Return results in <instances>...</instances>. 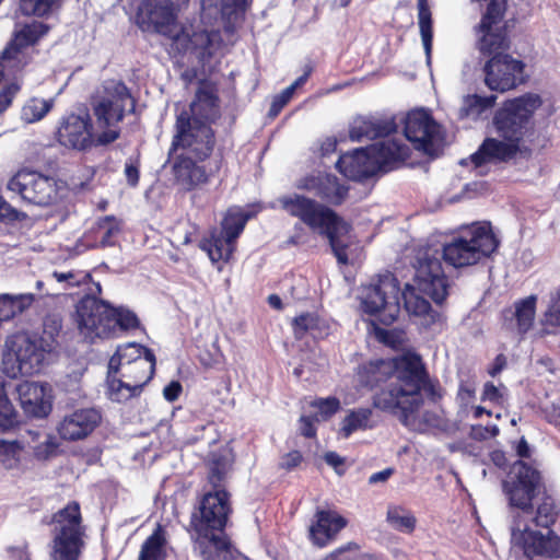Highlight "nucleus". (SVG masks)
Listing matches in <instances>:
<instances>
[{"label":"nucleus","mask_w":560,"mask_h":560,"mask_svg":"<svg viewBox=\"0 0 560 560\" xmlns=\"http://www.w3.org/2000/svg\"><path fill=\"white\" fill-rule=\"evenodd\" d=\"M354 376L362 388L373 390L392 381L372 397V406L399 419L404 425L423 404L422 392L435 400L441 398L438 381L430 378L420 354L406 352L392 359H372L360 363Z\"/></svg>","instance_id":"f257e3e1"},{"label":"nucleus","mask_w":560,"mask_h":560,"mask_svg":"<svg viewBox=\"0 0 560 560\" xmlns=\"http://www.w3.org/2000/svg\"><path fill=\"white\" fill-rule=\"evenodd\" d=\"M541 105L540 95L535 93L505 100L492 117L497 137H487L470 155L474 165L509 163L517 158L529 160L538 137L534 116Z\"/></svg>","instance_id":"f03ea898"},{"label":"nucleus","mask_w":560,"mask_h":560,"mask_svg":"<svg viewBox=\"0 0 560 560\" xmlns=\"http://www.w3.org/2000/svg\"><path fill=\"white\" fill-rule=\"evenodd\" d=\"M505 10L506 0H489L478 25V31L482 34L479 50L483 56L490 57L483 66L485 84L489 90L500 93L514 90L526 82L525 63L506 52L510 49L506 27L494 28L502 21Z\"/></svg>","instance_id":"7ed1b4c3"},{"label":"nucleus","mask_w":560,"mask_h":560,"mask_svg":"<svg viewBox=\"0 0 560 560\" xmlns=\"http://www.w3.org/2000/svg\"><path fill=\"white\" fill-rule=\"evenodd\" d=\"M228 490H206L197 497L190 514L189 532L202 560H225L231 541L225 534L233 513Z\"/></svg>","instance_id":"20e7f679"},{"label":"nucleus","mask_w":560,"mask_h":560,"mask_svg":"<svg viewBox=\"0 0 560 560\" xmlns=\"http://www.w3.org/2000/svg\"><path fill=\"white\" fill-rule=\"evenodd\" d=\"M278 202L290 217L299 219L311 231L326 236L340 265L349 262V245L338 236L343 220L334 209L302 194L281 196Z\"/></svg>","instance_id":"39448f33"},{"label":"nucleus","mask_w":560,"mask_h":560,"mask_svg":"<svg viewBox=\"0 0 560 560\" xmlns=\"http://www.w3.org/2000/svg\"><path fill=\"white\" fill-rule=\"evenodd\" d=\"M410 154L411 150L406 143L386 140L341 154L336 167L347 178L364 182L378 172L387 173L397 168Z\"/></svg>","instance_id":"423d86ee"},{"label":"nucleus","mask_w":560,"mask_h":560,"mask_svg":"<svg viewBox=\"0 0 560 560\" xmlns=\"http://www.w3.org/2000/svg\"><path fill=\"white\" fill-rule=\"evenodd\" d=\"M499 247L491 225H472L444 244L442 258L454 268H465L488 259Z\"/></svg>","instance_id":"0eeeda50"},{"label":"nucleus","mask_w":560,"mask_h":560,"mask_svg":"<svg viewBox=\"0 0 560 560\" xmlns=\"http://www.w3.org/2000/svg\"><path fill=\"white\" fill-rule=\"evenodd\" d=\"M5 347L4 372L14 378L40 372L49 345L37 334L20 331L8 337Z\"/></svg>","instance_id":"6e6552de"},{"label":"nucleus","mask_w":560,"mask_h":560,"mask_svg":"<svg viewBox=\"0 0 560 560\" xmlns=\"http://www.w3.org/2000/svg\"><path fill=\"white\" fill-rule=\"evenodd\" d=\"M549 488L542 472L525 460L517 459L502 481V490L512 508L533 513L534 501Z\"/></svg>","instance_id":"1a4fd4ad"},{"label":"nucleus","mask_w":560,"mask_h":560,"mask_svg":"<svg viewBox=\"0 0 560 560\" xmlns=\"http://www.w3.org/2000/svg\"><path fill=\"white\" fill-rule=\"evenodd\" d=\"M252 213L241 207L229 208L220 223V229H212L200 242V248L208 253L213 262H226L232 257L236 240L243 233Z\"/></svg>","instance_id":"9d476101"},{"label":"nucleus","mask_w":560,"mask_h":560,"mask_svg":"<svg viewBox=\"0 0 560 560\" xmlns=\"http://www.w3.org/2000/svg\"><path fill=\"white\" fill-rule=\"evenodd\" d=\"M55 137L58 143L67 149L86 151L92 147L115 142L120 137V129L104 130L94 138L90 115L71 113L60 119Z\"/></svg>","instance_id":"9b49d317"},{"label":"nucleus","mask_w":560,"mask_h":560,"mask_svg":"<svg viewBox=\"0 0 560 560\" xmlns=\"http://www.w3.org/2000/svg\"><path fill=\"white\" fill-rule=\"evenodd\" d=\"M113 306L94 294L83 295L75 304L73 320L80 336L88 342L110 338Z\"/></svg>","instance_id":"f8f14e48"},{"label":"nucleus","mask_w":560,"mask_h":560,"mask_svg":"<svg viewBox=\"0 0 560 560\" xmlns=\"http://www.w3.org/2000/svg\"><path fill=\"white\" fill-rule=\"evenodd\" d=\"M174 136L171 142V152L178 149L188 152L187 155L200 161H207L213 153L217 144L215 131L209 124H192L186 115L176 116Z\"/></svg>","instance_id":"ddd939ff"},{"label":"nucleus","mask_w":560,"mask_h":560,"mask_svg":"<svg viewBox=\"0 0 560 560\" xmlns=\"http://www.w3.org/2000/svg\"><path fill=\"white\" fill-rule=\"evenodd\" d=\"M7 189L18 194L23 201L47 207L57 202L59 197L57 180L26 167L20 168L7 183Z\"/></svg>","instance_id":"4468645a"},{"label":"nucleus","mask_w":560,"mask_h":560,"mask_svg":"<svg viewBox=\"0 0 560 560\" xmlns=\"http://www.w3.org/2000/svg\"><path fill=\"white\" fill-rule=\"evenodd\" d=\"M171 46L178 55L189 54L198 62L206 65L223 47V38L220 30L207 28L202 25H191L187 28L182 25Z\"/></svg>","instance_id":"2eb2a0df"},{"label":"nucleus","mask_w":560,"mask_h":560,"mask_svg":"<svg viewBox=\"0 0 560 560\" xmlns=\"http://www.w3.org/2000/svg\"><path fill=\"white\" fill-rule=\"evenodd\" d=\"M200 161L187 155L178 154L172 165V174L175 183L185 191H191L200 186L207 185L212 177L218 175L223 166L222 154L217 156L209 166L199 164Z\"/></svg>","instance_id":"dca6fc26"},{"label":"nucleus","mask_w":560,"mask_h":560,"mask_svg":"<svg viewBox=\"0 0 560 560\" xmlns=\"http://www.w3.org/2000/svg\"><path fill=\"white\" fill-rule=\"evenodd\" d=\"M404 135L413 148L434 156L440 138V125L427 109L410 110L404 119Z\"/></svg>","instance_id":"f3484780"},{"label":"nucleus","mask_w":560,"mask_h":560,"mask_svg":"<svg viewBox=\"0 0 560 560\" xmlns=\"http://www.w3.org/2000/svg\"><path fill=\"white\" fill-rule=\"evenodd\" d=\"M142 30L153 31L173 42L182 25L171 0H144L137 14Z\"/></svg>","instance_id":"a211bd4d"},{"label":"nucleus","mask_w":560,"mask_h":560,"mask_svg":"<svg viewBox=\"0 0 560 560\" xmlns=\"http://www.w3.org/2000/svg\"><path fill=\"white\" fill-rule=\"evenodd\" d=\"M48 31L49 26L43 22L24 25L1 52L0 60L8 62L12 70L22 71L33 59L30 47L37 44Z\"/></svg>","instance_id":"6ab92c4d"},{"label":"nucleus","mask_w":560,"mask_h":560,"mask_svg":"<svg viewBox=\"0 0 560 560\" xmlns=\"http://www.w3.org/2000/svg\"><path fill=\"white\" fill-rule=\"evenodd\" d=\"M106 96L93 106V113L100 127L110 129L125 118V102L131 101L132 113L135 110V98L122 81H114L110 86L105 88Z\"/></svg>","instance_id":"aec40b11"},{"label":"nucleus","mask_w":560,"mask_h":560,"mask_svg":"<svg viewBox=\"0 0 560 560\" xmlns=\"http://www.w3.org/2000/svg\"><path fill=\"white\" fill-rule=\"evenodd\" d=\"M190 118L192 124H209L212 126L221 117L218 89L211 82L201 81L189 104V110L183 109L177 116Z\"/></svg>","instance_id":"412c9836"},{"label":"nucleus","mask_w":560,"mask_h":560,"mask_svg":"<svg viewBox=\"0 0 560 560\" xmlns=\"http://www.w3.org/2000/svg\"><path fill=\"white\" fill-rule=\"evenodd\" d=\"M298 187L314 192L320 200L331 206L342 205L349 192V187L341 184L336 175L324 172L303 177Z\"/></svg>","instance_id":"4be33fe9"},{"label":"nucleus","mask_w":560,"mask_h":560,"mask_svg":"<svg viewBox=\"0 0 560 560\" xmlns=\"http://www.w3.org/2000/svg\"><path fill=\"white\" fill-rule=\"evenodd\" d=\"M383 282H369L362 284L361 305L365 314L376 316L385 326L392 325L398 317V302L389 303L385 292L382 290Z\"/></svg>","instance_id":"5701e85b"},{"label":"nucleus","mask_w":560,"mask_h":560,"mask_svg":"<svg viewBox=\"0 0 560 560\" xmlns=\"http://www.w3.org/2000/svg\"><path fill=\"white\" fill-rule=\"evenodd\" d=\"M348 525V520L332 510H317L308 527V540L317 548H325Z\"/></svg>","instance_id":"b1692460"},{"label":"nucleus","mask_w":560,"mask_h":560,"mask_svg":"<svg viewBox=\"0 0 560 560\" xmlns=\"http://www.w3.org/2000/svg\"><path fill=\"white\" fill-rule=\"evenodd\" d=\"M102 416L94 408L74 410L66 416L57 430L65 441H79L89 436L101 423Z\"/></svg>","instance_id":"393cba45"},{"label":"nucleus","mask_w":560,"mask_h":560,"mask_svg":"<svg viewBox=\"0 0 560 560\" xmlns=\"http://www.w3.org/2000/svg\"><path fill=\"white\" fill-rule=\"evenodd\" d=\"M537 298L529 295L514 303L515 311L505 310L503 312V326L506 330L515 331L523 338L534 326L536 316Z\"/></svg>","instance_id":"a878e982"},{"label":"nucleus","mask_w":560,"mask_h":560,"mask_svg":"<svg viewBox=\"0 0 560 560\" xmlns=\"http://www.w3.org/2000/svg\"><path fill=\"white\" fill-rule=\"evenodd\" d=\"M16 392L23 411L35 418H45L51 411V404L45 398V387L35 382H23Z\"/></svg>","instance_id":"bb28decb"},{"label":"nucleus","mask_w":560,"mask_h":560,"mask_svg":"<svg viewBox=\"0 0 560 560\" xmlns=\"http://www.w3.org/2000/svg\"><path fill=\"white\" fill-rule=\"evenodd\" d=\"M544 535L538 530L524 529V553L527 557L544 556L550 559L560 558V537L551 529Z\"/></svg>","instance_id":"cd10ccee"},{"label":"nucleus","mask_w":560,"mask_h":560,"mask_svg":"<svg viewBox=\"0 0 560 560\" xmlns=\"http://www.w3.org/2000/svg\"><path fill=\"white\" fill-rule=\"evenodd\" d=\"M397 131V124L394 118L368 119L361 118L354 120L349 130V138L352 141L362 139H377L387 137Z\"/></svg>","instance_id":"c85d7f7f"},{"label":"nucleus","mask_w":560,"mask_h":560,"mask_svg":"<svg viewBox=\"0 0 560 560\" xmlns=\"http://www.w3.org/2000/svg\"><path fill=\"white\" fill-rule=\"evenodd\" d=\"M401 299L406 311L419 317L423 327L429 328L440 320L441 314L432 308L428 300L416 294L415 287L410 282H406Z\"/></svg>","instance_id":"c756f323"},{"label":"nucleus","mask_w":560,"mask_h":560,"mask_svg":"<svg viewBox=\"0 0 560 560\" xmlns=\"http://www.w3.org/2000/svg\"><path fill=\"white\" fill-rule=\"evenodd\" d=\"M291 328L296 340H303L307 335L322 339L329 334V325L317 313L304 312L291 320Z\"/></svg>","instance_id":"7c9ffc66"},{"label":"nucleus","mask_w":560,"mask_h":560,"mask_svg":"<svg viewBox=\"0 0 560 560\" xmlns=\"http://www.w3.org/2000/svg\"><path fill=\"white\" fill-rule=\"evenodd\" d=\"M156 358L153 351H147L144 359L137 360L131 364L118 366L117 375L137 385L144 386L153 378L155 373Z\"/></svg>","instance_id":"2f4dec72"},{"label":"nucleus","mask_w":560,"mask_h":560,"mask_svg":"<svg viewBox=\"0 0 560 560\" xmlns=\"http://www.w3.org/2000/svg\"><path fill=\"white\" fill-rule=\"evenodd\" d=\"M413 267L416 270L413 280H447L441 257L438 256L436 252L424 250L419 253Z\"/></svg>","instance_id":"473e14b6"},{"label":"nucleus","mask_w":560,"mask_h":560,"mask_svg":"<svg viewBox=\"0 0 560 560\" xmlns=\"http://www.w3.org/2000/svg\"><path fill=\"white\" fill-rule=\"evenodd\" d=\"M534 524L541 528H551L557 522L560 509L557 505L555 494L550 488L545 490V493L538 495Z\"/></svg>","instance_id":"72a5a7b5"},{"label":"nucleus","mask_w":560,"mask_h":560,"mask_svg":"<svg viewBox=\"0 0 560 560\" xmlns=\"http://www.w3.org/2000/svg\"><path fill=\"white\" fill-rule=\"evenodd\" d=\"M107 396L112 401L124 404L130 400L131 398L139 397L143 389L141 385H137L131 383L128 380H125L120 375L117 376L115 373H107Z\"/></svg>","instance_id":"f704fd0d"},{"label":"nucleus","mask_w":560,"mask_h":560,"mask_svg":"<svg viewBox=\"0 0 560 560\" xmlns=\"http://www.w3.org/2000/svg\"><path fill=\"white\" fill-rule=\"evenodd\" d=\"M56 550L61 560H78L82 546L80 528L61 527L55 539Z\"/></svg>","instance_id":"c9c22d12"},{"label":"nucleus","mask_w":560,"mask_h":560,"mask_svg":"<svg viewBox=\"0 0 560 560\" xmlns=\"http://www.w3.org/2000/svg\"><path fill=\"white\" fill-rule=\"evenodd\" d=\"M147 351L152 350L137 342H129L118 347L109 360L108 371L117 374L118 366H125V364H131L137 360L144 359Z\"/></svg>","instance_id":"e433bc0d"},{"label":"nucleus","mask_w":560,"mask_h":560,"mask_svg":"<svg viewBox=\"0 0 560 560\" xmlns=\"http://www.w3.org/2000/svg\"><path fill=\"white\" fill-rule=\"evenodd\" d=\"M386 522L395 530L406 534L413 533L417 526L416 516L402 505H389L386 513Z\"/></svg>","instance_id":"4c0bfd02"},{"label":"nucleus","mask_w":560,"mask_h":560,"mask_svg":"<svg viewBox=\"0 0 560 560\" xmlns=\"http://www.w3.org/2000/svg\"><path fill=\"white\" fill-rule=\"evenodd\" d=\"M121 230L122 221L113 214L100 218L95 225V233L103 247L114 246L117 243Z\"/></svg>","instance_id":"58836bf2"},{"label":"nucleus","mask_w":560,"mask_h":560,"mask_svg":"<svg viewBox=\"0 0 560 560\" xmlns=\"http://www.w3.org/2000/svg\"><path fill=\"white\" fill-rule=\"evenodd\" d=\"M418 24L423 43V47L428 57L431 55L433 42V21L429 0H418Z\"/></svg>","instance_id":"ea45409f"},{"label":"nucleus","mask_w":560,"mask_h":560,"mask_svg":"<svg viewBox=\"0 0 560 560\" xmlns=\"http://www.w3.org/2000/svg\"><path fill=\"white\" fill-rule=\"evenodd\" d=\"M110 325V338L116 336L117 330L128 331L140 327V319L137 314L124 306L114 307Z\"/></svg>","instance_id":"a19ab883"},{"label":"nucleus","mask_w":560,"mask_h":560,"mask_svg":"<svg viewBox=\"0 0 560 560\" xmlns=\"http://www.w3.org/2000/svg\"><path fill=\"white\" fill-rule=\"evenodd\" d=\"M23 445L19 441L0 440V467L7 470L15 469L21 464Z\"/></svg>","instance_id":"79ce46f5"},{"label":"nucleus","mask_w":560,"mask_h":560,"mask_svg":"<svg viewBox=\"0 0 560 560\" xmlns=\"http://www.w3.org/2000/svg\"><path fill=\"white\" fill-rule=\"evenodd\" d=\"M372 417L371 408H359L351 410L342 421V432L346 438L360 429L369 428V421Z\"/></svg>","instance_id":"37998d69"},{"label":"nucleus","mask_w":560,"mask_h":560,"mask_svg":"<svg viewBox=\"0 0 560 560\" xmlns=\"http://www.w3.org/2000/svg\"><path fill=\"white\" fill-rule=\"evenodd\" d=\"M52 100L32 98L22 109V118L28 122L42 120L52 108Z\"/></svg>","instance_id":"c03bdc74"},{"label":"nucleus","mask_w":560,"mask_h":560,"mask_svg":"<svg viewBox=\"0 0 560 560\" xmlns=\"http://www.w3.org/2000/svg\"><path fill=\"white\" fill-rule=\"evenodd\" d=\"M20 423L19 413L9 400L0 384V432L15 428Z\"/></svg>","instance_id":"a18cd8bd"},{"label":"nucleus","mask_w":560,"mask_h":560,"mask_svg":"<svg viewBox=\"0 0 560 560\" xmlns=\"http://www.w3.org/2000/svg\"><path fill=\"white\" fill-rule=\"evenodd\" d=\"M164 542L165 538L159 527L142 544L138 560H159Z\"/></svg>","instance_id":"49530a36"},{"label":"nucleus","mask_w":560,"mask_h":560,"mask_svg":"<svg viewBox=\"0 0 560 560\" xmlns=\"http://www.w3.org/2000/svg\"><path fill=\"white\" fill-rule=\"evenodd\" d=\"M52 521L61 524V527L79 528L82 516L78 502H69L63 509L54 514Z\"/></svg>","instance_id":"de8ad7c7"},{"label":"nucleus","mask_w":560,"mask_h":560,"mask_svg":"<svg viewBox=\"0 0 560 560\" xmlns=\"http://www.w3.org/2000/svg\"><path fill=\"white\" fill-rule=\"evenodd\" d=\"M61 0H20L21 11L24 15L43 18L48 15L55 4Z\"/></svg>","instance_id":"09e8293b"},{"label":"nucleus","mask_w":560,"mask_h":560,"mask_svg":"<svg viewBox=\"0 0 560 560\" xmlns=\"http://www.w3.org/2000/svg\"><path fill=\"white\" fill-rule=\"evenodd\" d=\"M497 102L495 95L480 96L478 94L467 95L465 97V110L467 115H480L485 110L494 106Z\"/></svg>","instance_id":"8fccbe9b"},{"label":"nucleus","mask_w":560,"mask_h":560,"mask_svg":"<svg viewBox=\"0 0 560 560\" xmlns=\"http://www.w3.org/2000/svg\"><path fill=\"white\" fill-rule=\"evenodd\" d=\"M207 480L210 486L208 490H226V469L220 458L212 462Z\"/></svg>","instance_id":"3c124183"},{"label":"nucleus","mask_w":560,"mask_h":560,"mask_svg":"<svg viewBox=\"0 0 560 560\" xmlns=\"http://www.w3.org/2000/svg\"><path fill=\"white\" fill-rule=\"evenodd\" d=\"M246 8V0L225 1L221 5V14L229 23H234L244 19Z\"/></svg>","instance_id":"603ef678"},{"label":"nucleus","mask_w":560,"mask_h":560,"mask_svg":"<svg viewBox=\"0 0 560 560\" xmlns=\"http://www.w3.org/2000/svg\"><path fill=\"white\" fill-rule=\"evenodd\" d=\"M545 323L552 327H560V288L551 294L548 307L544 314Z\"/></svg>","instance_id":"864d4df0"},{"label":"nucleus","mask_w":560,"mask_h":560,"mask_svg":"<svg viewBox=\"0 0 560 560\" xmlns=\"http://www.w3.org/2000/svg\"><path fill=\"white\" fill-rule=\"evenodd\" d=\"M312 407L318 409L324 419H328L340 409V401L335 396L319 398L312 402Z\"/></svg>","instance_id":"5fc2aeb1"},{"label":"nucleus","mask_w":560,"mask_h":560,"mask_svg":"<svg viewBox=\"0 0 560 560\" xmlns=\"http://www.w3.org/2000/svg\"><path fill=\"white\" fill-rule=\"evenodd\" d=\"M21 90V84L16 81L5 84L0 90V115H2L12 104L13 98Z\"/></svg>","instance_id":"6e6d98bb"},{"label":"nucleus","mask_w":560,"mask_h":560,"mask_svg":"<svg viewBox=\"0 0 560 560\" xmlns=\"http://www.w3.org/2000/svg\"><path fill=\"white\" fill-rule=\"evenodd\" d=\"M293 94L294 92L291 89L285 88L280 94L276 95L271 102L268 116L270 118H276L283 107L291 101Z\"/></svg>","instance_id":"4d7b16f0"},{"label":"nucleus","mask_w":560,"mask_h":560,"mask_svg":"<svg viewBox=\"0 0 560 560\" xmlns=\"http://www.w3.org/2000/svg\"><path fill=\"white\" fill-rule=\"evenodd\" d=\"M26 213L16 210L0 195V221L14 222L22 221Z\"/></svg>","instance_id":"13d9d810"},{"label":"nucleus","mask_w":560,"mask_h":560,"mask_svg":"<svg viewBox=\"0 0 560 560\" xmlns=\"http://www.w3.org/2000/svg\"><path fill=\"white\" fill-rule=\"evenodd\" d=\"M303 454L298 450H293L280 457L278 467L284 471H292L298 468L303 463Z\"/></svg>","instance_id":"bf43d9fd"},{"label":"nucleus","mask_w":560,"mask_h":560,"mask_svg":"<svg viewBox=\"0 0 560 560\" xmlns=\"http://www.w3.org/2000/svg\"><path fill=\"white\" fill-rule=\"evenodd\" d=\"M499 434V428L497 425L485 427L482 424L471 425L470 438L476 441H485L489 438H494Z\"/></svg>","instance_id":"052dcab7"},{"label":"nucleus","mask_w":560,"mask_h":560,"mask_svg":"<svg viewBox=\"0 0 560 560\" xmlns=\"http://www.w3.org/2000/svg\"><path fill=\"white\" fill-rule=\"evenodd\" d=\"M481 400L490 401L494 405H501L503 395L492 382H486L482 388Z\"/></svg>","instance_id":"680f3d73"},{"label":"nucleus","mask_w":560,"mask_h":560,"mask_svg":"<svg viewBox=\"0 0 560 560\" xmlns=\"http://www.w3.org/2000/svg\"><path fill=\"white\" fill-rule=\"evenodd\" d=\"M324 460L327 465L331 466L335 471L342 476L345 474V458L334 451L326 452Z\"/></svg>","instance_id":"e2e57ef3"},{"label":"nucleus","mask_w":560,"mask_h":560,"mask_svg":"<svg viewBox=\"0 0 560 560\" xmlns=\"http://www.w3.org/2000/svg\"><path fill=\"white\" fill-rule=\"evenodd\" d=\"M299 422L301 435L307 439H313L316 436L317 429L315 427V420L312 417L301 416Z\"/></svg>","instance_id":"0e129e2a"},{"label":"nucleus","mask_w":560,"mask_h":560,"mask_svg":"<svg viewBox=\"0 0 560 560\" xmlns=\"http://www.w3.org/2000/svg\"><path fill=\"white\" fill-rule=\"evenodd\" d=\"M125 176L127 183L131 187H136L139 184L140 172H139V162H129L125 165Z\"/></svg>","instance_id":"69168bd1"},{"label":"nucleus","mask_w":560,"mask_h":560,"mask_svg":"<svg viewBox=\"0 0 560 560\" xmlns=\"http://www.w3.org/2000/svg\"><path fill=\"white\" fill-rule=\"evenodd\" d=\"M182 392V384L178 381H172L164 387L163 396L167 401L174 402L179 398Z\"/></svg>","instance_id":"338daca9"},{"label":"nucleus","mask_w":560,"mask_h":560,"mask_svg":"<svg viewBox=\"0 0 560 560\" xmlns=\"http://www.w3.org/2000/svg\"><path fill=\"white\" fill-rule=\"evenodd\" d=\"M546 420L560 431V404H552L546 410Z\"/></svg>","instance_id":"774afa93"}]
</instances>
